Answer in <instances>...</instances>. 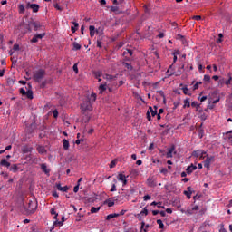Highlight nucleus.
Here are the masks:
<instances>
[{"mask_svg":"<svg viewBox=\"0 0 232 232\" xmlns=\"http://www.w3.org/2000/svg\"><path fill=\"white\" fill-rule=\"evenodd\" d=\"M33 26H34V32H37V30H39V28H41V23H39V22H34V23L33 24Z\"/></svg>","mask_w":232,"mask_h":232,"instance_id":"473e14b6","label":"nucleus"},{"mask_svg":"<svg viewBox=\"0 0 232 232\" xmlns=\"http://www.w3.org/2000/svg\"><path fill=\"white\" fill-rule=\"evenodd\" d=\"M0 166H4L5 168H10L11 164L6 160L3 159L0 161Z\"/></svg>","mask_w":232,"mask_h":232,"instance_id":"393cba45","label":"nucleus"},{"mask_svg":"<svg viewBox=\"0 0 232 232\" xmlns=\"http://www.w3.org/2000/svg\"><path fill=\"white\" fill-rule=\"evenodd\" d=\"M173 151H175V146H172L168 150L166 154L167 159H171V157H173Z\"/></svg>","mask_w":232,"mask_h":232,"instance_id":"6ab92c4d","label":"nucleus"},{"mask_svg":"<svg viewBox=\"0 0 232 232\" xmlns=\"http://www.w3.org/2000/svg\"><path fill=\"white\" fill-rule=\"evenodd\" d=\"M34 147L30 145H24L22 147V153H32Z\"/></svg>","mask_w":232,"mask_h":232,"instance_id":"f8f14e48","label":"nucleus"},{"mask_svg":"<svg viewBox=\"0 0 232 232\" xmlns=\"http://www.w3.org/2000/svg\"><path fill=\"white\" fill-rule=\"evenodd\" d=\"M36 150L38 153H40V155H44V153H46V149L44 148V146H38Z\"/></svg>","mask_w":232,"mask_h":232,"instance_id":"5701e85b","label":"nucleus"},{"mask_svg":"<svg viewBox=\"0 0 232 232\" xmlns=\"http://www.w3.org/2000/svg\"><path fill=\"white\" fill-rule=\"evenodd\" d=\"M200 84H202V82H197L193 86V90H198V86H200Z\"/></svg>","mask_w":232,"mask_h":232,"instance_id":"a18cd8bd","label":"nucleus"},{"mask_svg":"<svg viewBox=\"0 0 232 232\" xmlns=\"http://www.w3.org/2000/svg\"><path fill=\"white\" fill-rule=\"evenodd\" d=\"M92 75L95 77V79L98 80V82H101L102 79L101 78L102 75V71H94L92 72Z\"/></svg>","mask_w":232,"mask_h":232,"instance_id":"ddd939ff","label":"nucleus"},{"mask_svg":"<svg viewBox=\"0 0 232 232\" xmlns=\"http://www.w3.org/2000/svg\"><path fill=\"white\" fill-rule=\"evenodd\" d=\"M166 34H164V33H160L157 37H159V39H164Z\"/></svg>","mask_w":232,"mask_h":232,"instance_id":"e2e57ef3","label":"nucleus"},{"mask_svg":"<svg viewBox=\"0 0 232 232\" xmlns=\"http://www.w3.org/2000/svg\"><path fill=\"white\" fill-rule=\"evenodd\" d=\"M72 68L76 73H79V68L77 67V63H75Z\"/></svg>","mask_w":232,"mask_h":232,"instance_id":"338daca9","label":"nucleus"},{"mask_svg":"<svg viewBox=\"0 0 232 232\" xmlns=\"http://www.w3.org/2000/svg\"><path fill=\"white\" fill-rule=\"evenodd\" d=\"M81 110H82V113L83 115H86L87 117V122L88 121H90V119H92L91 115H88V111H93V106H92V101L90 100V98H86L83 102L81 104L80 106Z\"/></svg>","mask_w":232,"mask_h":232,"instance_id":"f257e3e1","label":"nucleus"},{"mask_svg":"<svg viewBox=\"0 0 232 232\" xmlns=\"http://www.w3.org/2000/svg\"><path fill=\"white\" fill-rule=\"evenodd\" d=\"M44 75H46V71L40 69L34 73V81L36 82H41V80L44 79Z\"/></svg>","mask_w":232,"mask_h":232,"instance_id":"7ed1b4c3","label":"nucleus"},{"mask_svg":"<svg viewBox=\"0 0 232 232\" xmlns=\"http://www.w3.org/2000/svg\"><path fill=\"white\" fill-rule=\"evenodd\" d=\"M13 50H14V52H19V44H14L13 46Z\"/></svg>","mask_w":232,"mask_h":232,"instance_id":"09e8293b","label":"nucleus"},{"mask_svg":"<svg viewBox=\"0 0 232 232\" xmlns=\"http://www.w3.org/2000/svg\"><path fill=\"white\" fill-rule=\"evenodd\" d=\"M196 169H197V166L191 164L186 169V172L188 175H191L193 171H195Z\"/></svg>","mask_w":232,"mask_h":232,"instance_id":"dca6fc26","label":"nucleus"},{"mask_svg":"<svg viewBox=\"0 0 232 232\" xmlns=\"http://www.w3.org/2000/svg\"><path fill=\"white\" fill-rule=\"evenodd\" d=\"M91 98L92 99L93 102H95V101H97V94L94 93V92H92V93L91 94Z\"/></svg>","mask_w":232,"mask_h":232,"instance_id":"3c124183","label":"nucleus"},{"mask_svg":"<svg viewBox=\"0 0 232 232\" xmlns=\"http://www.w3.org/2000/svg\"><path fill=\"white\" fill-rule=\"evenodd\" d=\"M63 150H70V141H68V140L63 139Z\"/></svg>","mask_w":232,"mask_h":232,"instance_id":"cd10ccee","label":"nucleus"},{"mask_svg":"<svg viewBox=\"0 0 232 232\" xmlns=\"http://www.w3.org/2000/svg\"><path fill=\"white\" fill-rule=\"evenodd\" d=\"M200 155H208V152L202 150H194L192 152V156L195 157L196 159H198Z\"/></svg>","mask_w":232,"mask_h":232,"instance_id":"9d476101","label":"nucleus"},{"mask_svg":"<svg viewBox=\"0 0 232 232\" xmlns=\"http://www.w3.org/2000/svg\"><path fill=\"white\" fill-rule=\"evenodd\" d=\"M89 30H90V36L92 38L95 37V34H101V28L95 29L93 25H90Z\"/></svg>","mask_w":232,"mask_h":232,"instance_id":"6e6552de","label":"nucleus"},{"mask_svg":"<svg viewBox=\"0 0 232 232\" xmlns=\"http://www.w3.org/2000/svg\"><path fill=\"white\" fill-rule=\"evenodd\" d=\"M157 224H159L160 229H163V227H164V223L162 222L161 219H158V220H157Z\"/></svg>","mask_w":232,"mask_h":232,"instance_id":"79ce46f5","label":"nucleus"},{"mask_svg":"<svg viewBox=\"0 0 232 232\" xmlns=\"http://www.w3.org/2000/svg\"><path fill=\"white\" fill-rule=\"evenodd\" d=\"M115 166H117V160H114L110 163L111 169L115 168Z\"/></svg>","mask_w":232,"mask_h":232,"instance_id":"49530a36","label":"nucleus"},{"mask_svg":"<svg viewBox=\"0 0 232 232\" xmlns=\"http://www.w3.org/2000/svg\"><path fill=\"white\" fill-rule=\"evenodd\" d=\"M149 110L152 117H155V115H157V106H154V107L150 106Z\"/></svg>","mask_w":232,"mask_h":232,"instance_id":"a878e982","label":"nucleus"},{"mask_svg":"<svg viewBox=\"0 0 232 232\" xmlns=\"http://www.w3.org/2000/svg\"><path fill=\"white\" fill-rule=\"evenodd\" d=\"M9 169L10 171H13V173H17V171H19V167L17 164H13Z\"/></svg>","mask_w":232,"mask_h":232,"instance_id":"7c9ffc66","label":"nucleus"},{"mask_svg":"<svg viewBox=\"0 0 232 232\" xmlns=\"http://www.w3.org/2000/svg\"><path fill=\"white\" fill-rule=\"evenodd\" d=\"M193 19H194V21H201L202 20V16L195 15V16H193Z\"/></svg>","mask_w":232,"mask_h":232,"instance_id":"6e6d98bb","label":"nucleus"},{"mask_svg":"<svg viewBox=\"0 0 232 232\" xmlns=\"http://www.w3.org/2000/svg\"><path fill=\"white\" fill-rule=\"evenodd\" d=\"M227 75H228V79L227 81H225L226 86H229V84H231V81H232L231 73H228Z\"/></svg>","mask_w":232,"mask_h":232,"instance_id":"58836bf2","label":"nucleus"},{"mask_svg":"<svg viewBox=\"0 0 232 232\" xmlns=\"http://www.w3.org/2000/svg\"><path fill=\"white\" fill-rule=\"evenodd\" d=\"M99 211H101V207H97V208L92 207L91 208V213H99Z\"/></svg>","mask_w":232,"mask_h":232,"instance_id":"ea45409f","label":"nucleus"},{"mask_svg":"<svg viewBox=\"0 0 232 232\" xmlns=\"http://www.w3.org/2000/svg\"><path fill=\"white\" fill-rule=\"evenodd\" d=\"M56 188L58 191H63V193H66L68 191V186H61V183L56 184Z\"/></svg>","mask_w":232,"mask_h":232,"instance_id":"a211bd4d","label":"nucleus"},{"mask_svg":"<svg viewBox=\"0 0 232 232\" xmlns=\"http://www.w3.org/2000/svg\"><path fill=\"white\" fill-rule=\"evenodd\" d=\"M182 90H183L184 95H188V94H189V93L188 92H189V89H188V87H183Z\"/></svg>","mask_w":232,"mask_h":232,"instance_id":"8fccbe9b","label":"nucleus"},{"mask_svg":"<svg viewBox=\"0 0 232 232\" xmlns=\"http://www.w3.org/2000/svg\"><path fill=\"white\" fill-rule=\"evenodd\" d=\"M123 66H124V68H126V69L129 70L130 72H131V71L133 70V66L131 65V63H123Z\"/></svg>","mask_w":232,"mask_h":232,"instance_id":"2f4dec72","label":"nucleus"},{"mask_svg":"<svg viewBox=\"0 0 232 232\" xmlns=\"http://www.w3.org/2000/svg\"><path fill=\"white\" fill-rule=\"evenodd\" d=\"M99 90L100 92H106V84H101Z\"/></svg>","mask_w":232,"mask_h":232,"instance_id":"c03bdc74","label":"nucleus"},{"mask_svg":"<svg viewBox=\"0 0 232 232\" xmlns=\"http://www.w3.org/2000/svg\"><path fill=\"white\" fill-rule=\"evenodd\" d=\"M63 222H64V217L62 218V221H59V220H55L53 222V226H59V227H61V226H63Z\"/></svg>","mask_w":232,"mask_h":232,"instance_id":"72a5a7b5","label":"nucleus"},{"mask_svg":"<svg viewBox=\"0 0 232 232\" xmlns=\"http://www.w3.org/2000/svg\"><path fill=\"white\" fill-rule=\"evenodd\" d=\"M184 195H186L187 198H191V195L193 194V188L191 187H188L187 190H185Z\"/></svg>","mask_w":232,"mask_h":232,"instance_id":"f3484780","label":"nucleus"},{"mask_svg":"<svg viewBox=\"0 0 232 232\" xmlns=\"http://www.w3.org/2000/svg\"><path fill=\"white\" fill-rule=\"evenodd\" d=\"M119 75H121V74L117 73L115 75H111V74L105 73L103 75V79L111 82V81H117V78L119 77Z\"/></svg>","mask_w":232,"mask_h":232,"instance_id":"0eeeda50","label":"nucleus"},{"mask_svg":"<svg viewBox=\"0 0 232 232\" xmlns=\"http://www.w3.org/2000/svg\"><path fill=\"white\" fill-rule=\"evenodd\" d=\"M40 166H41L42 171L45 173V175L50 176V169H48V166L46 165V163H42Z\"/></svg>","mask_w":232,"mask_h":232,"instance_id":"2eb2a0df","label":"nucleus"},{"mask_svg":"<svg viewBox=\"0 0 232 232\" xmlns=\"http://www.w3.org/2000/svg\"><path fill=\"white\" fill-rule=\"evenodd\" d=\"M211 162H215V156H209L207 154L206 160L203 162L204 168H207V169H209V168L211 166Z\"/></svg>","mask_w":232,"mask_h":232,"instance_id":"20e7f679","label":"nucleus"},{"mask_svg":"<svg viewBox=\"0 0 232 232\" xmlns=\"http://www.w3.org/2000/svg\"><path fill=\"white\" fill-rule=\"evenodd\" d=\"M172 55H173V56H176V57H177V55H180V51H179V50H175V51L172 53Z\"/></svg>","mask_w":232,"mask_h":232,"instance_id":"13d9d810","label":"nucleus"},{"mask_svg":"<svg viewBox=\"0 0 232 232\" xmlns=\"http://www.w3.org/2000/svg\"><path fill=\"white\" fill-rule=\"evenodd\" d=\"M110 191L111 193H113V191H117V179H113V183L111 185Z\"/></svg>","mask_w":232,"mask_h":232,"instance_id":"c85d7f7f","label":"nucleus"},{"mask_svg":"<svg viewBox=\"0 0 232 232\" xmlns=\"http://www.w3.org/2000/svg\"><path fill=\"white\" fill-rule=\"evenodd\" d=\"M53 115L54 119H57V117H59V111H57V110H54L53 111Z\"/></svg>","mask_w":232,"mask_h":232,"instance_id":"4d7b16f0","label":"nucleus"},{"mask_svg":"<svg viewBox=\"0 0 232 232\" xmlns=\"http://www.w3.org/2000/svg\"><path fill=\"white\" fill-rule=\"evenodd\" d=\"M183 108L186 109V108H191V102H189V99H185L183 101Z\"/></svg>","mask_w":232,"mask_h":232,"instance_id":"c756f323","label":"nucleus"},{"mask_svg":"<svg viewBox=\"0 0 232 232\" xmlns=\"http://www.w3.org/2000/svg\"><path fill=\"white\" fill-rule=\"evenodd\" d=\"M208 99V96H202V97H198V101H200V102H204V101H206Z\"/></svg>","mask_w":232,"mask_h":232,"instance_id":"864d4df0","label":"nucleus"},{"mask_svg":"<svg viewBox=\"0 0 232 232\" xmlns=\"http://www.w3.org/2000/svg\"><path fill=\"white\" fill-rule=\"evenodd\" d=\"M160 173H163V175H166V173H168V169L166 168L161 169Z\"/></svg>","mask_w":232,"mask_h":232,"instance_id":"69168bd1","label":"nucleus"},{"mask_svg":"<svg viewBox=\"0 0 232 232\" xmlns=\"http://www.w3.org/2000/svg\"><path fill=\"white\" fill-rule=\"evenodd\" d=\"M187 215H193V209H189L188 208L187 211H186Z\"/></svg>","mask_w":232,"mask_h":232,"instance_id":"774afa93","label":"nucleus"},{"mask_svg":"<svg viewBox=\"0 0 232 232\" xmlns=\"http://www.w3.org/2000/svg\"><path fill=\"white\" fill-rule=\"evenodd\" d=\"M25 160H29L30 162H32L33 164H35L37 162H39V160L37 159V157L32 155V154H28L26 157H25Z\"/></svg>","mask_w":232,"mask_h":232,"instance_id":"9b49d317","label":"nucleus"},{"mask_svg":"<svg viewBox=\"0 0 232 232\" xmlns=\"http://www.w3.org/2000/svg\"><path fill=\"white\" fill-rule=\"evenodd\" d=\"M118 180L122 182L123 186H126V184H128V179H126V175L122 173L118 175Z\"/></svg>","mask_w":232,"mask_h":232,"instance_id":"4468645a","label":"nucleus"},{"mask_svg":"<svg viewBox=\"0 0 232 232\" xmlns=\"http://www.w3.org/2000/svg\"><path fill=\"white\" fill-rule=\"evenodd\" d=\"M191 107L196 108V111H198V110H200V104H198V102L197 101L191 102Z\"/></svg>","mask_w":232,"mask_h":232,"instance_id":"bb28decb","label":"nucleus"},{"mask_svg":"<svg viewBox=\"0 0 232 232\" xmlns=\"http://www.w3.org/2000/svg\"><path fill=\"white\" fill-rule=\"evenodd\" d=\"M111 12H114V14H119V8L117 6H111Z\"/></svg>","mask_w":232,"mask_h":232,"instance_id":"37998d69","label":"nucleus"},{"mask_svg":"<svg viewBox=\"0 0 232 232\" xmlns=\"http://www.w3.org/2000/svg\"><path fill=\"white\" fill-rule=\"evenodd\" d=\"M52 196L54 197V198H59V193H57V191H53Z\"/></svg>","mask_w":232,"mask_h":232,"instance_id":"052dcab7","label":"nucleus"},{"mask_svg":"<svg viewBox=\"0 0 232 232\" xmlns=\"http://www.w3.org/2000/svg\"><path fill=\"white\" fill-rule=\"evenodd\" d=\"M26 90H24V88H21L20 89V93L21 95H23V97H27V99H34V92H32V85L30 83L27 84V87H25Z\"/></svg>","mask_w":232,"mask_h":232,"instance_id":"f03ea898","label":"nucleus"},{"mask_svg":"<svg viewBox=\"0 0 232 232\" xmlns=\"http://www.w3.org/2000/svg\"><path fill=\"white\" fill-rule=\"evenodd\" d=\"M140 215H145V217H147V215H148V208L146 207L143 208V211L140 212Z\"/></svg>","mask_w":232,"mask_h":232,"instance_id":"603ef678","label":"nucleus"},{"mask_svg":"<svg viewBox=\"0 0 232 232\" xmlns=\"http://www.w3.org/2000/svg\"><path fill=\"white\" fill-rule=\"evenodd\" d=\"M97 48H102V42L101 40H97Z\"/></svg>","mask_w":232,"mask_h":232,"instance_id":"680f3d73","label":"nucleus"},{"mask_svg":"<svg viewBox=\"0 0 232 232\" xmlns=\"http://www.w3.org/2000/svg\"><path fill=\"white\" fill-rule=\"evenodd\" d=\"M72 24H73V26L71 27V32L72 34H75L77 32V30H79V23L72 22Z\"/></svg>","mask_w":232,"mask_h":232,"instance_id":"aec40b11","label":"nucleus"},{"mask_svg":"<svg viewBox=\"0 0 232 232\" xmlns=\"http://www.w3.org/2000/svg\"><path fill=\"white\" fill-rule=\"evenodd\" d=\"M104 204H107L108 208H113L115 206V201L111 198L105 200Z\"/></svg>","mask_w":232,"mask_h":232,"instance_id":"4be33fe9","label":"nucleus"},{"mask_svg":"<svg viewBox=\"0 0 232 232\" xmlns=\"http://www.w3.org/2000/svg\"><path fill=\"white\" fill-rule=\"evenodd\" d=\"M72 46H73L72 50H76V51L81 50V48H82L81 44H77V42H74L72 44Z\"/></svg>","mask_w":232,"mask_h":232,"instance_id":"4c0bfd02","label":"nucleus"},{"mask_svg":"<svg viewBox=\"0 0 232 232\" xmlns=\"http://www.w3.org/2000/svg\"><path fill=\"white\" fill-rule=\"evenodd\" d=\"M45 35H46L45 33L34 34V37L31 39V43L32 44L39 43V40H41L44 37H45Z\"/></svg>","mask_w":232,"mask_h":232,"instance_id":"39448f33","label":"nucleus"},{"mask_svg":"<svg viewBox=\"0 0 232 232\" xmlns=\"http://www.w3.org/2000/svg\"><path fill=\"white\" fill-rule=\"evenodd\" d=\"M117 217H119V215H117V213L109 214V215L106 217V220H111V218H117Z\"/></svg>","mask_w":232,"mask_h":232,"instance_id":"f704fd0d","label":"nucleus"},{"mask_svg":"<svg viewBox=\"0 0 232 232\" xmlns=\"http://www.w3.org/2000/svg\"><path fill=\"white\" fill-rule=\"evenodd\" d=\"M26 12V7L23 4L18 5V14H23Z\"/></svg>","mask_w":232,"mask_h":232,"instance_id":"412c9836","label":"nucleus"},{"mask_svg":"<svg viewBox=\"0 0 232 232\" xmlns=\"http://www.w3.org/2000/svg\"><path fill=\"white\" fill-rule=\"evenodd\" d=\"M54 8H55L56 10H59L60 12H63V7H62L61 5H59V4H55V5H54Z\"/></svg>","mask_w":232,"mask_h":232,"instance_id":"de8ad7c7","label":"nucleus"},{"mask_svg":"<svg viewBox=\"0 0 232 232\" xmlns=\"http://www.w3.org/2000/svg\"><path fill=\"white\" fill-rule=\"evenodd\" d=\"M147 186H149V188H155V186H157V181H155L153 177H149L147 179Z\"/></svg>","mask_w":232,"mask_h":232,"instance_id":"1a4fd4ad","label":"nucleus"},{"mask_svg":"<svg viewBox=\"0 0 232 232\" xmlns=\"http://www.w3.org/2000/svg\"><path fill=\"white\" fill-rule=\"evenodd\" d=\"M28 209L30 213H35V211L37 210V203L30 200L28 203Z\"/></svg>","mask_w":232,"mask_h":232,"instance_id":"423d86ee","label":"nucleus"},{"mask_svg":"<svg viewBox=\"0 0 232 232\" xmlns=\"http://www.w3.org/2000/svg\"><path fill=\"white\" fill-rule=\"evenodd\" d=\"M203 81H205V82H211V76L208 75V74H205L204 78H203Z\"/></svg>","mask_w":232,"mask_h":232,"instance_id":"a19ab883","label":"nucleus"},{"mask_svg":"<svg viewBox=\"0 0 232 232\" xmlns=\"http://www.w3.org/2000/svg\"><path fill=\"white\" fill-rule=\"evenodd\" d=\"M51 215H54V220H57V217H59V214L57 211H55V208H51L50 210Z\"/></svg>","mask_w":232,"mask_h":232,"instance_id":"c9c22d12","label":"nucleus"},{"mask_svg":"<svg viewBox=\"0 0 232 232\" xmlns=\"http://www.w3.org/2000/svg\"><path fill=\"white\" fill-rule=\"evenodd\" d=\"M151 199V196H150V195H145L144 197H143V200L146 202V201H148V200H150Z\"/></svg>","mask_w":232,"mask_h":232,"instance_id":"5fc2aeb1","label":"nucleus"},{"mask_svg":"<svg viewBox=\"0 0 232 232\" xmlns=\"http://www.w3.org/2000/svg\"><path fill=\"white\" fill-rule=\"evenodd\" d=\"M126 214V210L122 209L120 213H116V215H118V217H122V215Z\"/></svg>","mask_w":232,"mask_h":232,"instance_id":"bf43d9fd","label":"nucleus"},{"mask_svg":"<svg viewBox=\"0 0 232 232\" xmlns=\"http://www.w3.org/2000/svg\"><path fill=\"white\" fill-rule=\"evenodd\" d=\"M147 120L149 121V122H151V115L150 114V111H147Z\"/></svg>","mask_w":232,"mask_h":232,"instance_id":"0e129e2a","label":"nucleus"},{"mask_svg":"<svg viewBox=\"0 0 232 232\" xmlns=\"http://www.w3.org/2000/svg\"><path fill=\"white\" fill-rule=\"evenodd\" d=\"M39 5L37 4H32L31 5V10H33L34 14H37V12H39Z\"/></svg>","mask_w":232,"mask_h":232,"instance_id":"b1692460","label":"nucleus"},{"mask_svg":"<svg viewBox=\"0 0 232 232\" xmlns=\"http://www.w3.org/2000/svg\"><path fill=\"white\" fill-rule=\"evenodd\" d=\"M227 135V139L229 140V142H231L232 144V130H229L226 133Z\"/></svg>","mask_w":232,"mask_h":232,"instance_id":"e433bc0d","label":"nucleus"}]
</instances>
